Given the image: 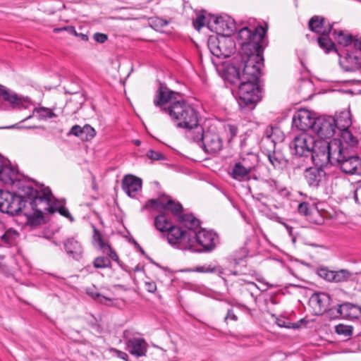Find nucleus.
Here are the masks:
<instances>
[{
    "instance_id": "obj_1",
    "label": "nucleus",
    "mask_w": 361,
    "mask_h": 361,
    "mask_svg": "<svg viewBox=\"0 0 361 361\" xmlns=\"http://www.w3.org/2000/svg\"><path fill=\"white\" fill-rule=\"evenodd\" d=\"M266 32L262 26H257L253 30L244 27L239 30L237 40L241 47L240 51L225 71V79L229 83L239 87L243 82L247 67L261 68L263 66V43Z\"/></svg>"
},
{
    "instance_id": "obj_2",
    "label": "nucleus",
    "mask_w": 361,
    "mask_h": 361,
    "mask_svg": "<svg viewBox=\"0 0 361 361\" xmlns=\"http://www.w3.org/2000/svg\"><path fill=\"white\" fill-rule=\"evenodd\" d=\"M25 197L13 195L0 189V212L14 216L23 214L32 224H38L44 217V212H52L51 191L49 188H33L30 185L22 186Z\"/></svg>"
},
{
    "instance_id": "obj_3",
    "label": "nucleus",
    "mask_w": 361,
    "mask_h": 361,
    "mask_svg": "<svg viewBox=\"0 0 361 361\" xmlns=\"http://www.w3.org/2000/svg\"><path fill=\"white\" fill-rule=\"evenodd\" d=\"M154 104L167 114L178 128L191 127L199 122V114L181 95L160 84L154 98Z\"/></svg>"
},
{
    "instance_id": "obj_4",
    "label": "nucleus",
    "mask_w": 361,
    "mask_h": 361,
    "mask_svg": "<svg viewBox=\"0 0 361 361\" xmlns=\"http://www.w3.org/2000/svg\"><path fill=\"white\" fill-rule=\"evenodd\" d=\"M261 68L247 67L239 85L238 90V102L241 109H253L261 100V88L259 80L261 76Z\"/></svg>"
},
{
    "instance_id": "obj_5",
    "label": "nucleus",
    "mask_w": 361,
    "mask_h": 361,
    "mask_svg": "<svg viewBox=\"0 0 361 361\" xmlns=\"http://www.w3.org/2000/svg\"><path fill=\"white\" fill-rule=\"evenodd\" d=\"M341 141L333 139L330 142L325 141L315 142V147H313L310 154V159L317 166L323 167L329 163L334 165L336 155L341 145Z\"/></svg>"
},
{
    "instance_id": "obj_6",
    "label": "nucleus",
    "mask_w": 361,
    "mask_h": 361,
    "mask_svg": "<svg viewBox=\"0 0 361 361\" xmlns=\"http://www.w3.org/2000/svg\"><path fill=\"white\" fill-rule=\"evenodd\" d=\"M336 155L334 166L338 167L341 171L348 175L361 176V158L353 153L348 147H345L341 142L338 152Z\"/></svg>"
},
{
    "instance_id": "obj_7",
    "label": "nucleus",
    "mask_w": 361,
    "mask_h": 361,
    "mask_svg": "<svg viewBox=\"0 0 361 361\" xmlns=\"http://www.w3.org/2000/svg\"><path fill=\"white\" fill-rule=\"evenodd\" d=\"M257 164V157L251 153L234 163L229 173L231 176L238 181L250 179V173L255 170Z\"/></svg>"
},
{
    "instance_id": "obj_8",
    "label": "nucleus",
    "mask_w": 361,
    "mask_h": 361,
    "mask_svg": "<svg viewBox=\"0 0 361 361\" xmlns=\"http://www.w3.org/2000/svg\"><path fill=\"white\" fill-rule=\"evenodd\" d=\"M167 232V240L171 245L180 250H197L195 248L192 231H184L178 226H172Z\"/></svg>"
},
{
    "instance_id": "obj_9",
    "label": "nucleus",
    "mask_w": 361,
    "mask_h": 361,
    "mask_svg": "<svg viewBox=\"0 0 361 361\" xmlns=\"http://www.w3.org/2000/svg\"><path fill=\"white\" fill-rule=\"evenodd\" d=\"M208 47L214 56L225 59L233 52L235 43L231 37L224 35L219 37H210Z\"/></svg>"
},
{
    "instance_id": "obj_10",
    "label": "nucleus",
    "mask_w": 361,
    "mask_h": 361,
    "mask_svg": "<svg viewBox=\"0 0 361 361\" xmlns=\"http://www.w3.org/2000/svg\"><path fill=\"white\" fill-rule=\"evenodd\" d=\"M152 208L158 212L169 210L171 214L178 218L183 213V206L178 202H175L169 196L162 195L158 199H150L142 208V211Z\"/></svg>"
},
{
    "instance_id": "obj_11",
    "label": "nucleus",
    "mask_w": 361,
    "mask_h": 361,
    "mask_svg": "<svg viewBox=\"0 0 361 361\" xmlns=\"http://www.w3.org/2000/svg\"><path fill=\"white\" fill-rule=\"evenodd\" d=\"M315 142L312 136L301 133L294 137L290 144V147L294 149L295 155L308 157L313 147H315Z\"/></svg>"
},
{
    "instance_id": "obj_12",
    "label": "nucleus",
    "mask_w": 361,
    "mask_h": 361,
    "mask_svg": "<svg viewBox=\"0 0 361 361\" xmlns=\"http://www.w3.org/2000/svg\"><path fill=\"white\" fill-rule=\"evenodd\" d=\"M192 236L195 241V245L202 247L200 251L211 252L213 250L218 243V235L212 231L201 229L197 233L192 231ZM196 249V247H195Z\"/></svg>"
},
{
    "instance_id": "obj_13",
    "label": "nucleus",
    "mask_w": 361,
    "mask_h": 361,
    "mask_svg": "<svg viewBox=\"0 0 361 361\" xmlns=\"http://www.w3.org/2000/svg\"><path fill=\"white\" fill-rule=\"evenodd\" d=\"M335 121L332 116H320L316 118L312 130L322 139L331 137L336 133Z\"/></svg>"
},
{
    "instance_id": "obj_14",
    "label": "nucleus",
    "mask_w": 361,
    "mask_h": 361,
    "mask_svg": "<svg viewBox=\"0 0 361 361\" xmlns=\"http://www.w3.org/2000/svg\"><path fill=\"white\" fill-rule=\"evenodd\" d=\"M200 146L203 148L204 152L214 154L222 149L223 141L217 133L209 129L206 131L204 137Z\"/></svg>"
},
{
    "instance_id": "obj_15",
    "label": "nucleus",
    "mask_w": 361,
    "mask_h": 361,
    "mask_svg": "<svg viewBox=\"0 0 361 361\" xmlns=\"http://www.w3.org/2000/svg\"><path fill=\"white\" fill-rule=\"evenodd\" d=\"M316 118L312 117L310 111L300 109L293 117V126L301 131L313 129Z\"/></svg>"
},
{
    "instance_id": "obj_16",
    "label": "nucleus",
    "mask_w": 361,
    "mask_h": 361,
    "mask_svg": "<svg viewBox=\"0 0 361 361\" xmlns=\"http://www.w3.org/2000/svg\"><path fill=\"white\" fill-rule=\"evenodd\" d=\"M326 173L322 167H310L305 169V178L309 186L317 188L326 180Z\"/></svg>"
},
{
    "instance_id": "obj_17",
    "label": "nucleus",
    "mask_w": 361,
    "mask_h": 361,
    "mask_svg": "<svg viewBox=\"0 0 361 361\" xmlns=\"http://www.w3.org/2000/svg\"><path fill=\"white\" fill-rule=\"evenodd\" d=\"M329 311L333 312L334 310L330 309ZM335 311L336 312L335 317H341L346 319H354L361 317V307L350 302L339 305Z\"/></svg>"
},
{
    "instance_id": "obj_18",
    "label": "nucleus",
    "mask_w": 361,
    "mask_h": 361,
    "mask_svg": "<svg viewBox=\"0 0 361 361\" xmlns=\"http://www.w3.org/2000/svg\"><path fill=\"white\" fill-rule=\"evenodd\" d=\"M207 27L212 31H214L219 35L228 36L233 31L232 25L228 23L221 16H211L207 22Z\"/></svg>"
},
{
    "instance_id": "obj_19",
    "label": "nucleus",
    "mask_w": 361,
    "mask_h": 361,
    "mask_svg": "<svg viewBox=\"0 0 361 361\" xmlns=\"http://www.w3.org/2000/svg\"><path fill=\"white\" fill-rule=\"evenodd\" d=\"M17 175V171L11 166L9 161L0 154V180L11 185L18 180Z\"/></svg>"
},
{
    "instance_id": "obj_20",
    "label": "nucleus",
    "mask_w": 361,
    "mask_h": 361,
    "mask_svg": "<svg viewBox=\"0 0 361 361\" xmlns=\"http://www.w3.org/2000/svg\"><path fill=\"white\" fill-rule=\"evenodd\" d=\"M334 23L326 22L324 17L314 16L308 23L309 29L321 35H329L333 29Z\"/></svg>"
},
{
    "instance_id": "obj_21",
    "label": "nucleus",
    "mask_w": 361,
    "mask_h": 361,
    "mask_svg": "<svg viewBox=\"0 0 361 361\" xmlns=\"http://www.w3.org/2000/svg\"><path fill=\"white\" fill-rule=\"evenodd\" d=\"M126 345L129 353L136 357L143 356L147 352V344L143 338H130Z\"/></svg>"
},
{
    "instance_id": "obj_22",
    "label": "nucleus",
    "mask_w": 361,
    "mask_h": 361,
    "mask_svg": "<svg viewBox=\"0 0 361 361\" xmlns=\"http://www.w3.org/2000/svg\"><path fill=\"white\" fill-rule=\"evenodd\" d=\"M1 97L4 101L11 104L13 108H26L30 104V100L27 97L19 96L9 90H1Z\"/></svg>"
},
{
    "instance_id": "obj_23",
    "label": "nucleus",
    "mask_w": 361,
    "mask_h": 361,
    "mask_svg": "<svg viewBox=\"0 0 361 361\" xmlns=\"http://www.w3.org/2000/svg\"><path fill=\"white\" fill-rule=\"evenodd\" d=\"M142 180L133 175H127L122 180V188L130 197H134L141 190Z\"/></svg>"
},
{
    "instance_id": "obj_24",
    "label": "nucleus",
    "mask_w": 361,
    "mask_h": 361,
    "mask_svg": "<svg viewBox=\"0 0 361 361\" xmlns=\"http://www.w3.org/2000/svg\"><path fill=\"white\" fill-rule=\"evenodd\" d=\"M340 65L345 71L355 72L359 71L361 67V59L358 56L346 54L340 60Z\"/></svg>"
},
{
    "instance_id": "obj_25",
    "label": "nucleus",
    "mask_w": 361,
    "mask_h": 361,
    "mask_svg": "<svg viewBox=\"0 0 361 361\" xmlns=\"http://www.w3.org/2000/svg\"><path fill=\"white\" fill-rule=\"evenodd\" d=\"M66 253L75 259H79L82 254V247L79 241L74 238L67 239L64 243Z\"/></svg>"
},
{
    "instance_id": "obj_26",
    "label": "nucleus",
    "mask_w": 361,
    "mask_h": 361,
    "mask_svg": "<svg viewBox=\"0 0 361 361\" xmlns=\"http://www.w3.org/2000/svg\"><path fill=\"white\" fill-rule=\"evenodd\" d=\"M185 129H186V137L191 142H196L200 146L206 134V131L204 130L202 126L197 123L191 127L185 128Z\"/></svg>"
},
{
    "instance_id": "obj_27",
    "label": "nucleus",
    "mask_w": 361,
    "mask_h": 361,
    "mask_svg": "<svg viewBox=\"0 0 361 361\" xmlns=\"http://www.w3.org/2000/svg\"><path fill=\"white\" fill-rule=\"evenodd\" d=\"M335 121V128L339 131L348 129L352 124L350 113L348 110H344L334 117Z\"/></svg>"
},
{
    "instance_id": "obj_28",
    "label": "nucleus",
    "mask_w": 361,
    "mask_h": 361,
    "mask_svg": "<svg viewBox=\"0 0 361 361\" xmlns=\"http://www.w3.org/2000/svg\"><path fill=\"white\" fill-rule=\"evenodd\" d=\"M311 300L319 308V311L326 312L329 307L331 298L328 293H319L314 294Z\"/></svg>"
},
{
    "instance_id": "obj_29",
    "label": "nucleus",
    "mask_w": 361,
    "mask_h": 361,
    "mask_svg": "<svg viewBox=\"0 0 361 361\" xmlns=\"http://www.w3.org/2000/svg\"><path fill=\"white\" fill-rule=\"evenodd\" d=\"M178 222L190 231L195 230L200 226L199 219L191 214H183L178 218Z\"/></svg>"
},
{
    "instance_id": "obj_30",
    "label": "nucleus",
    "mask_w": 361,
    "mask_h": 361,
    "mask_svg": "<svg viewBox=\"0 0 361 361\" xmlns=\"http://www.w3.org/2000/svg\"><path fill=\"white\" fill-rule=\"evenodd\" d=\"M154 225L155 228L161 231H168L173 225L171 222L166 218L164 212H160V214L155 216Z\"/></svg>"
},
{
    "instance_id": "obj_31",
    "label": "nucleus",
    "mask_w": 361,
    "mask_h": 361,
    "mask_svg": "<svg viewBox=\"0 0 361 361\" xmlns=\"http://www.w3.org/2000/svg\"><path fill=\"white\" fill-rule=\"evenodd\" d=\"M340 132L341 139L337 140L342 142L345 147H349L350 150L352 152L353 147L357 145L358 140L352 134L350 131H349L348 128Z\"/></svg>"
},
{
    "instance_id": "obj_32",
    "label": "nucleus",
    "mask_w": 361,
    "mask_h": 361,
    "mask_svg": "<svg viewBox=\"0 0 361 361\" xmlns=\"http://www.w3.org/2000/svg\"><path fill=\"white\" fill-rule=\"evenodd\" d=\"M19 233L13 228H9L0 236V244H4L7 246H11L15 244Z\"/></svg>"
},
{
    "instance_id": "obj_33",
    "label": "nucleus",
    "mask_w": 361,
    "mask_h": 361,
    "mask_svg": "<svg viewBox=\"0 0 361 361\" xmlns=\"http://www.w3.org/2000/svg\"><path fill=\"white\" fill-rule=\"evenodd\" d=\"M333 35L334 37V39L337 40L338 44L347 47L354 43V40L355 39L353 36L350 34L345 35L343 30H334L333 32Z\"/></svg>"
},
{
    "instance_id": "obj_34",
    "label": "nucleus",
    "mask_w": 361,
    "mask_h": 361,
    "mask_svg": "<svg viewBox=\"0 0 361 361\" xmlns=\"http://www.w3.org/2000/svg\"><path fill=\"white\" fill-rule=\"evenodd\" d=\"M319 46L325 50L326 53H329L331 51H337L335 44L329 37L328 35H322L317 38Z\"/></svg>"
},
{
    "instance_id": "obj_35",
    "label": "nucleus",
    "mask_w": 361,
    "mask_h": 361,
    "mask_svg": "<svg viewBox=\"0 0 361 361\" xmlns=\"http://www.w3.org/2000/svg\"><path fill=\"white\" fill-rule=\"evenodd\" d=\"M269 162L274 168H281L285 163L283 156L275 151H269L267 154Z\"/></svg>"
},
{
    "instance_id": "obj_36",
    "label": "nucleus",
    "mask_w": 361,
    "mask_h": 361,
    "mask_svg": "<svg viewBox=\"0 0 361 361\" xmlns=\"http://www.w3.org/2000/svg\"><path fill=\"white\" fill-rule=\"evenodd\" d=\"M353 274L347 269L334 271L332 282L342 283L347 282L351 279Z\"/></svg>"
},
{
    "instance_id": "obj_37",
    "label": "nucleus",
    "mask_w": 361,
    "mask_h": 361,
    "mask_svg": "<svg viewBox=\"0 0 361 361\" xmlns=\"http://www.w3.org/2000/svg\"><path fill=\"white\" fill-rule=\"evenodd\" d=\"M266 183L271 192H277L283 196L289 195L288 190L286 188L281 186L279 182L274 179L267 180Z\"/></svg>"
},
{
    "instance_id": "obj_38",
    "label": "nucleus",
    "mask_w": 361,
    "mask_h": 361,
    "mask_svg": "<svg viewBox=\"0 0 361 361\" xmlns=\"http://www.w3.org/2000/svg\"><path fill=\"white\" fill-rule=\"evenodd\" d=\"M33 114H36L40 120L56 117V115L51 109L46 107L35 108L33 109Z\"/></svg>"
},
{
    "instance_id": "obj_39",
    "label": "nucleus",
    "mask_w": 361,
    "mask_h": 361,
    "mask_svg": "<svg viewBox=\"0 0 361 361\" xmlns=\"http://www.w3.org/2000/svg\"><path fill=\"white\" fill-rule=\"evenodd\" d=\"M353 330V327L352 326L343 324H339L335 327V331L336 334L348 338H350L352 336Z\"/></svg>"
},
{
    "instance_id": "obj_40",
    "label": "nucleus",
    "mask_w": 361,
    "mask_h": 361,
    "mask_svg": "<svg viewBox=\"0 0 361 361\" xmlns=\"http://www.w3.org/2000/svg\"><path fill=\"white\" fill-rule=\"evenodd\" d=\"M87 293L91 298H92L94 300H96L102 304L110 305L109 302H111L112 301L111 298L105 297V296L102 295V294L97 293L95 290H92L90 289H88L87 290Z\"/></svg>"
},
{
    "instance_id": "obj_41",
    "label": "nucleus",
    "mask_w": 361,
    "mask_h": 361,
    "mask_svg": "<svg viewBox=\"0 0 361 361\" xmlns=\"http://www.w3.org/2000/svg\"><path fill=\"white\" fill-rule=\"evenodd\" d=\"M93 265L97 269L108 268L111 267V262L108 257L101 256L94 259Z\"/></svg>"
},
{
    "instance_id": "obj_42",
    "label": "nucleus",
    "mask_w": 361,
    "mask_h": 361,
    "mask_svg": "<svg viewBox=\"0 0 361 361\" xmlns=\"http://www.w3.org/2000/svg\"><path fill=\"white\" fill-rule=\"evenodd\" d=\"M298 212L299 214L306 216L307 219H310L312 207L308 202H302L298 204Z\"/></svg>"
},
{
    "instance_id": "obj_43",
    "label": "nucleus",
    "mask_w": 361,
    "mask_h": 361,
    "mask_svg": "<svg viewBox=\"0 0 361 361\" xmlns=\"http://www.w3.org/2000/svg\"><path fill=\"white\" fill-rule=\"evenodd\" d=\"M95 135L94 129L90 125H85L82 129V135L80 137L82 140H89L93 138Z\"/></svg>"
},
{
    "instance_id": "obj_44",
    "label": "nucleus",
    "mask_w": 361,
    "mask_h": 361,
    "mask_svg": "<svg viewBox=\"0 0 361 361\" xmlns=\"http://www.w3.org/2000/svg\"><path fill=\"white\" fill-rule=\"evenodd\" d=\"M93 240L97 243V245L101 250L107 245V243L104 241L100 232L95 227H94Z\"/></svg>"
},
{
    "instance_id": "obj_45",
    "label": "nucleus",
    "mask_w": 361,
    "mask_h": 361,
    "mask_svg": "<svg viewBox=\"0 0 361 361\" xmlns=\"http://www.w3.org/2000/svg\"><path fill=\"white\" fill-rule=\"evenodd\" d=\"M318 275L327 281L332 282L334 271L329 270L326 268H321L318 270Z\"/></svg>"
},
{
    "instance_id": "obj_46",
    "label": "nucleus",
    "mask_w": 361,
    "mask_h": 361,
    "mask_svg": "<svg viewBox=\"0 0 361 361\" xmlns=\"http://www.w3.org/2000/svg\"><path fill=\"white\" fill-rule=\"evenodd\" d=\"M205 20L206 18L203 14H198L192 23L194 27L200 31L201 28L204 26Z\"/></svg>"
},
{
    "instance_id": "obj_47",
    "label": "nucleus",
    "mask_w": 361,
    "mask_h": 361,
    "mask_svg": "<svg viewBox=\"0 0 361 361\" xmlns=\"http://www.w3.org/2000/svg\"><path fill=\"white\" fill-rule=\"evenodd\" d=\"M146 155L152 161H159L166 159L164 155H163L161 152L152 149H149V151H147Z\"/></svg>"
},
{
    "instance_id": "obj_48",
    "label": "nucleus",
    "mask_w": 361,
    "mask_h": 361,
    "mask_svg": "<svg viewBox=\"0 0 361 361\" xmlns=\"http://www.w3.org/2000/svg\"><path fill=\"white\" fill-rule=\"evenodd\" d=\"M276 324L280 327H285L287 329H298L300 327L298 323H292L286 321L284 319H277Z\"/></svg>"
},
{
    "instance_id": "obj_49",
    "label": "nucleus",
    "mask_w": 361,
    "mask_h": 361,
    "mask_svg": "<svg viewBox=\"0 0 361 361\" xmlns=\"http://www.w3.org/2000/svg\"><path fill=\"white\" fill-rule=\"evenodd\" d=\"M102 252L104 253H106L107 255V257L110 259H112L113 260L118 262V257L116 252L109 245H106L103 249H102Z\"/></svg>"
},
{
    "instance_id": "obj_50",
    "label": "nucleus",
    "mask_w": 361,
    "mask_h": 361,
    "mask_svg": "<svg viewBox=\"0 0 361 361\" xmlns=\"http://www.w3.org/2000/svg\"><path fill=\"white\" fill-rule=\"evenodd\" d=\"M212 273H216L217 275L224 279V276H227L229 274L236 275L237 273L235 271H229V274H226L224 269H223L221 266L214 265L212 268Z\"/></svg>"
},
{
    "instance_id": "obj_51",
    "label": "nucleus",
    "mask_w": 361,
    "mask_h": 361,
    "mask_svg": "<svg viewBox=\"0 0 361 361\" xmlns=\"http://www.w3.org/2000/svg\"><path fill=\"white\" fill-rule=\"evenodd\" d=\"M214 265L204 264L202 266H197L192 269H189V271H196L200 273H212V268Z\"/></svg>"
},
{
    "instance_id": "obj_52",
    "label": "nucleus",
    "mask_w": 361,
    "mask_h": 361,
    "mask_svg": "<svg viewBox=\"0 0 361 361\" xmlns=\"http://www.w3.org/2000/svg\"><path fill=\"white\" fill-rule=\"evenodd\" d=\"M63 30L67 31L71 35H73L75 36L78 35L75 27L73 26H66V27H57V28L54 29V32H56V33L60 32Z\"/></svg>"
},
{
    "instance_id": "obj_53",
    "label": "nucleus",
    "mask_w": 361,
    "mask_h": 361,
    "mask_svg": "<svg viewBox=\"0 0 361 361\" xmlns=\"http://www.w3.org/2000/svg\"><path fill=\"white\" fill-rule=\"evenodd\" d=\"M110 351L113 353L117 357L122 359L125 361H128V355L125 352L117 350L116 348H111Z\"/></svg>"
},
{
    "instance_id": "obj_54",
    "label": "nucleus",
    "mask_w": 361,
    "mask_h": 361,
    "mask_svg": "<svg viewBox=\"0 0 361 361\" xmlns=\"http://www.w3.org/2000/svg\"><path fill=\"white\" fill-rule=\"evenodd\" d=\"M71 100L76 102L79 105H82L85 102V98L83 93L75 92L73 95V97L71 98Z\"/></svg>"
},
{
    "instance_id": "obj_55",
    "label": "nucleus",
    "mask_w": 361,
    "mask_h": 361,
    "mask_svg": "<svg viewBox=\"0 0 361 361\" xmlns=\"http://www.w3.org/2000/svg\"><path fill=\"white\" fill-rule=\"evenodd\" d=\"M82 127H80L78 125H75L71 128L69 134L80 137L82 135Z\"/></svg>"
},
{
    "instance_id": "obj_56",
    "label": "nucleus",
    "mask_w": 361,
    "mask_h": 361,
    "mask_svg": "<svg viewBox=\"0 0 361 361\" xmlns=\"http://www.w3.org/2000/svg\"><path fill=\"white\" fill-rule=\"evenodd\" d=\"M94 39L97 42L104 43L107 40V35L103 33L97 32L94 35Z\"/></svg>"
},
{
    "instance_id": "obj_57",
    "label": "nucleus",
    "mask_w": 361,
    "mask_h": 361,
    "mask_svg": "<svg viewBox=\"0 0 361 361\" xmlns=\"http://www.w3.org/2000/svg\"><path fill=\"white\" fill-rule=\"evenodd\" d=\"M59 212L62 216H65L66 218L70 219L71 221H73V218L71 215L68 209L67 208H66L65 207H60V209H59Z\"/></svg>"
},
{
    "instance_id": "obj_58",
    "label": "nucleus",
    "mask_w": 361,
    "mask_h": 361,
    "mask_svg": "<svg viewBox=\"0 0 361 361\" xmlns=\"http://www.w3.org/2000/svg\"><path fill=\"white\" fill-rule=\"evenodd\" d=\"M145 288L149 292L154 293L157 290V285L154 282H146Z\"/></svg>"
},
{
    "instance_id": "obj_59",
    "label": "nucleus",
    "mask_w": 361,
    "mask_h": 361,
    "mask_svg": "<svg viewBox=\"0 0 361 361\" xmlns=\"http://www.w3.org/2000/svg\"><path fill=\"white\" fill-rule=\"evenodd\" d=\"M228 319H231V320H233V321H237L238 319V317L235 314V313L233 312V310L230 309L228 310L227 312V314L225 317V320H228Z\"/></svg>"
},
{
    "instance_id": "obj_60",
    "label": "nucleus",
    "mask_w": 361,
    "mask_h": 361,
    "mask_svg": "<svg viewBox=\"0 0 361 361\" xmlns=\"http://www.w3.org/2000/svg\"><path fill=\"white\" fill-rule=\"evenodd\" d=\"M228 128L232 137L237 135L238 128L236 126L233 125H228Z\"/></svg>"
},
{
    "instance_id": "obj_61",
    "label": "nucleus",
    "mask_w": 361,
    "mask_h": 361,
    "mask_svg": "<svg viewBox=\"0 0 361 361\" xmlns=\"http://www.w3.org/2000/svg\"><path fill=\"white\" fill-rule=\"evenodd\" d=\"M132 243H133V245H135V247L140 252L141 254L142 255H145V252L144 251V250L142 248V247L137 243V242L136 240H135L134 239H133L132 240Z\"/></svg>"
},
{
    "instance_id": "obj_62",
    "label": "nucleus",
    "mask_w": 361,
    "mask_h": 361,
    "mask_svg": "<svg viewBox=\"0 0 361 361\" xmlns=\"http://www.w3.org/2000/svg\"><path fill=\"white\" fill-rule=\"evenodd\" d=\"M354 47L361 51V39H355L354 40Z\"/></svg>"
},
{
    "instance_id": "obj_63",
    "label": "nucleus",
    "mask_w": 361,
    "mask_h": 361,
    "mask_svg": "<svg viewBox=\"0 0 361 361\" xmlns=\"http://www.w3.org/2000/svg\"><path fill=\"white\" fill-rule=\"evenodd\" d=\"M79 36L80 37L81 39L83 41H87L88 37L87 35L85 34H80Z\"/></svg>"
},
{
    "instance_id": "obj_64",
    "label": "nucleus",
    "mask_w": 361,
    "mask_h": 361,
    "mask_svg": "<svg viewBox=\"0 0 361 361\" xmlns=\"http://www.w3.org/2000/svg\"><path fill=\"white\" fill-rule=\"evenodd\" d=\"M133 142H134L135 145H136L137 146H140L141 145V141L139 140H135Z\"/></svg>"
}]
</instances>
